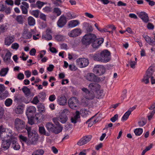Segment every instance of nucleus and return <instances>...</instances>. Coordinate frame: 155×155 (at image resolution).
Instances as JSON below:
<instances>
[{
    "label": "nucleus",
    "mask_w": 155,
    "mask_h": 155,
    "mask_svg": "<svg viewBox=\"0 0 155 155\" xmlns=\"http://www.w3.org/2000/svg\"><path fill=\"white\" fill-rule=\"evenodd\" d=\"M38 131L39 133L41 134H43L47 136H49L50 135V133L49 132H47L43 126L39 127Z\"/></svg>",
    "instance_id": "cd10ccee"
},
{
    "label": "nucleus",
    "mask_w": 155,
    "mask_h": 155,
    "mask_svg": "<svg viewBox=\"0 0 155 155\" xmlns=\"http://www.w3.org/2000/svg\"><path fill=\"white\" fill-rule=\"evenodd\" d=\"M36 4L37 5V7L38 8L41 9L44 5L45 4V3L43 2L38 1L36 2Z\"/></svg>",
    "instance_id": "603ef678"
},
{
    "label": "nucleus",
    "mask_w": 155,
    "mask_h": 155,
    "mask_svg": "<svg viewBox=\"0 0 155 155\" xmlns=\"http://www.w3.org/2000/svg\"><path fill=\"white\" fill-rule=\"evenodd\" d=\"M44 12L48 13L51 12L52 8L51 7L46 6L43 9Z\"/></svg>",
    "instance_id": "5fc2aeb1"
},
{
    "label": "nucleus",
    "mask_w": 155,
    "mask_h": 155,
    "mask_svg": "<svg viewBox=\"0 0 155 155\" xmlns=\"http://www.w3.org/2000/svg\"><path fill=\"white\" fill-rule=\"evenodd\" d=\"M38 108L40 112H44L45 111V108L44 106L41 105L38 107Z\"/></svg>",
    "instance_id": "4d7b16f0"
},
{
    "label": "nucleus",
    "mask_w": 155,
    "mask_h": 155,
    "mask_svg": "<svg viewBox=\"0 0 155 155\" xmlns=\"http://www.w3.org/2000/svg\"><path fill=\"white\" fill-rule=\"evenodd\" d=\"M6 139L5 140H2L1 147L2 150H6L8 149L11 142V141L10 140L11 139L9 137H8V139Z\"/></svg>",
    "instance_id": "9d476101"
},
{
    "label": "nucleus",
    "mask_w": 155,
    "mask_h": 155,
    "mask_svg": "<svg viewBox=\"0 0 155 155\" xmlns=\"http://www.w3.org/2000/svg\"><path fill=\"white\" fill-rule=\"evenodd\" d=\"M58 104L61 105H64L67 103V99L65 97H59L58 100Z\"/></svg>",
    "instance_id": "c756f323"
},
{
    "label": "nucleus",
    "mask_w": 155,
    "mask_h": 155,
    "mask_svg": "<svg viewBox=\"0 0 155 155\" xmlns=\"http://www.w3.org/2000/svg\"><path fill=\"white\" fill-rule=\"evenodd\" d=\"M130 112L129 111H127L122 117L121 118V120H126L128 118L130 114Z\"/></svg>",
    "instance_id": "c03bdc74"
},
{
    "label": "nucleus",
    "mask_w": 155,
    "mask_h": 155,
    "mask_svg": "<svg viewBox=\"0 0 155 155\" xmlns=\"http://www.w3.org/2000/svg\"><path fill=\"white\" fill-rule=\"evenodd\" d=\"M8 92L7 91H5L4 93L1 92L0 93V100H3L8 97Z\"/></svg>",
    "instance_id": "ea45409f"
},
{
    "label": "nucleus",
    "mask_w": 155,
    "mask_h": 155,
    "mask_svg": "<svg viewBox=\"0 0 155 155\" xmlns=\"http://www.w3.org/2000/svg\"><path fill=\"white\" fill-rule=\"evenodd\" d=\"M14 41V36H8L5 39V45L9 46Z\"/></svg>",
    "instance_id": "b1692460"
},
{
    "label": "nucleus",
    "mask_w": 155,
    "mask_h": 155,
    "mask_svg": "<svg viewBox=\"0 0 155 155\" xmlns=\"http://www.w3.org/2000/svg\"><path fill=\"white\" fill-rule=\"evenodd\" d=\"M83 26L86 29L87 32H91L93 30L92 26L90 25L88 23L84 22L83 24Z\"/></svg>",
    "instance_id": "2f4dec72"
},
{
    "label": "nucleus",
    "mask_w": 155,
    "mask_h": 155,
    "mask_svg": "<svg viewBox=\"0 0 155 155\" xmlns=\"http://www.w3.org/2000/svg\"><path fill=\"white\" fill-rule=\"evenodd\" d=\"M19 137L20 141L22 143L23 142H25L26 143L27 140V138L23 136L22 135H19Z\"/></svg>",
    "instance_id": "a18cd8bd"
},
{
    "label": "nucleus",
    "mask_w": 155,
    "mask_h": 155,
    "mask_svg": "<svg viewBox=\"0 0 155 155\" xmlns=\"http://www.w3.org/2000/svg\"><path fill=\"white\" fill-rule=\"evenodd\" d=\"M12 100L10 98L7 99L5 101V104L7 107L10 106L12 103Z\"/></svg>",
    "instance_id": "37998d69"
},
{
    "label": "nucleus",
    "mask_w": 155,
    "mask_h": 155,
    "mask_svg": "<svg viewBox=\"0 0 155 155\" xmlns=\"http://www.w3.org/2000/svg\"><path fill=\"white\" fill-rule=\"evenodd\" d=\"M44 153V151L42 149H39L35 151L32 155H43Z\"/></svg>",
    "instance_id": "e433bc0d"
},
{
    "label": "nucleus",
    "mask_w": 155,
    "mask_h": 155,
    "mask_svg": "<svg viewBox=\"0 0 155 155\" xmlns=\"http://www.w3.org/2000/svg\"><path fill=\"white\" fill-rule=\"evenodd\" d=\"M129 64L131 68L134 69L135 68V65L137 64V62L130 60L129 61Z\"/></svg>",
    "instance_id": "bf43d9fd"
},
{
    "label": "nucleus",
    "mask_w": 155,
    "mask_h": 155,
    "mask_svg": "<svg viewBox=\"0 0 155 155\" xmlns=\"http://www.w3.org/2000/svg\"><path fill=\"white\" fill-rule=\"evenodd\" d=\"M19 45L18 44L16 43H15L12 45L11 48L15 49H17L19 47Z\"/></svg>",
    "instance_id": "774afa93"
},
{
    "label": "nucleus",
    "mask_w": 155,
    "mask_h": 155,
    "mask_svg": "<svg viewBox=\"0 0 155 155\" xmlns=\"http://www.w3.org/2000/svg\"><path fill=\"white\" fill-rule=\"evenodd\" d=\"M36 110L35 107L33 106H30L28 107L26 112L27 117L33 116V114L35 112Z\"/></svg>",
    "instance_id": "f8f14e48"
},
{
    "label": "nucleus",
    "mask_w": 155,
    "mask_h": 155,
    "mask_svg": "<svg viewBox=\"0 0 155 155\" xmlns=\"http://www.w3.org/2000/svg\"><path fill=\"white\" fill-rule=\"evenodd\" d=\"M87 80L91 82H94L96 83L99 82L101 80L100 78L97 77L94 74L88 73L85 76Z\"/></svg>",
    "instance_id": "6e6552de"
},
{
    "label": "nucleus",
    "mask_w": 155,
    "mask_h": 155,
    "mask_svg": "<svg viewBox=\"0 0 155 155\" xmlns=\"http://www.w3.org/2000/svg\"><path fill=\"white\" fill-rule=\"evenodd\" d=\"M53 12L57 14V16L60 15L61 14V11L60 9L58 8H55L54 9Z\"/></svg>",
    "instance_id": "864d4df0"
},
{
    "label": "nucleus",
    "mask_w": 155,
    "mask_h": 155,
    "mask_svg": "<svg viewBox=\"0 0 155 155\" xmlns=\"http://www.w3.org/2000/svg\"><path fill=\"white\" fill-rule=\"evenodd\" d=\"M45 96L46 94L45 93L43 92L40 93L38 95V97L39 98H41L42 99L45 98Z\"/></svg>",
    "instance_id": "680f3d73"
},
{
    "label": "nucleus",
    "mask_w": 155,
    "mask_h": 155,
    "mask_svg": "<svg viewBox=\"0 0 155 155\" xmlns=\"http://www.w3.org/2000/svg\"><path fill=\"white\" fill-rule=\"evenodd\" d=\"M17 78L20 80H21L24 78V75L23 73H20L18 75Z\"/></svg>",
    "instance_id": "69168bd1"
},
{
    "label": "nucleus",
    "mask_w": 155,
    "mask_h": 155,
    "mask_svg": "<svg viewBox=\"0 0 155 155\" xmlns=\"http://www.w3.org/2000/svg\"><path fill=\"white\" fill-rule=\"evenodd\" d=\"M6 128L3 127L2 126H0V137L4 139L5 138H10L13 135V132L12 130H10L8 134V132L6 131Z\"/></svg>",
    "instance_id": "7ed1b4c3"
},
{
    "label": "nucleus",
    "mask_w": 155,
    "mask_h": 155,
    "mask_svg": "<svg viewBox=\"0 0 155 155\" xmlns=\"http://www.w3.org/2000/svg\"><path fill=\"white\" fill-rule=\"evenodd\" d=\"M12 54L9 51H8L5 54L4 58V60L6 62H9L10 61Z\"/></svg>",
    "instance_id": "f704fd0d"
},
{
    "label": "nucleus",
    "mask_w": 155,
    "mask_h": 155,
    "mask_svg": "<svg viewBox=\"0 0 155 155\" xmlns=\"http://www.w3.org/2000/svg\"><path fill=\"white\" fill-rule=\"evenodd\" d=\"M139 17L145 23H147L149 21L148 14L145 12H142L137 13Z\"/></svg>",
    "instance_id": "f3484780"
},
{
    "label": "nucleus",
    "mask_w": 155,
    "mask_h": 155,
    "mask_svg": "<svg viewBox=\"0 0 155 155\" xmlns=\"http://www.w3.org/2000/svg\"><path fill=\"white\" fill-rule=\"evenodd\" d=\"M55 39L58 41L63 40L64 39V36L61 35H57L55 37Z\"/></svg>",
    "instance_id": "6e6d98bb"
},
{
    "label": "nucleus",
    "mask_w": 155,
    "mask_h": 155,
    "mask_svg": "<svg viewBox=\"0 0 155 155\" xmlns=\"http://www.w3.org/2000/svg\"><path fill=\"white\" fill-rule=\"evenodd\" d=\"M22 35L23 38L28 39L31 38L32 34L31 32L28 31L27 30H25L23 31Z\"/></svg>",
    "instance_id": "a878e982"
},
{
    "label": "nucleus",
    "mask_w": 155,
    "mask_h": 155,
    "mask_svg": "<svg viewBox=\"0 0 155 155\" xmlns=\"http://www.w3.org/2000/svg\"><path fill=\"white\" fill-rule=\"evenodd\" d=\"M104 39L103 38L99 39H96L93 42H92V46L94 48H97L103 42Z\"/></svg>",
    "instance_id": "aec40b11"
},
{
    "label": "nucleus",
    "mask_w": 155,
    "mask_h": 155,
    "mask_svg": "<svg viewBox=\"0 0 155 155\" xmlns=\"http://www.w3.org/2000/svg\"><path fill=\"white\" fill-rule=\"evenodd\" d=\"M33 116L31 117H28V123L31 125H32L34 124V122L33 120Z\"/></svg>",
    "instance_id": "13d9d810"
},
{
    "label": "nucleus",
    "mask_w": 155,
    "mask_h": 155,
    "mask_svg": "<svg viewBox=\"0 0 155 155\" xmlns=\"http://www.w3.org/2000/svg\"><path fill=\"white\" fill-rule=\"evenodd\" d=\"M11 141V142L12 143V147L15 150H18L20 149V145L17 143H16L17 139L13 135L10 138Z\"/></svg>",
    "instance_id": "412c9836"
},
{
    "label": "nucleus",
    "mask_w": 155,
    "mask_h": 155,
    "mask_svg": "<svg viewBox=\"0 0 155 155\" xmlns=\"http://www.w3.org/2000/svg\"><path fill=\"white\" fill-rule=\"evenodd\" d=\"M56 98V97L54 94L51 95L49 98V100L51 102H52L54 101Z\"/></svg>",
    "instance_id": "0e129e2a"
},
{
    "label": "nucleus",
    "mask_w": 155,
    "mask_h": 155,
    "mask_svg": "<svg viewBox=\"0 0 155 155\" xmlns=\"http://www.w3.org/2000/svg\"><path fill=\"white\" fill-rule=\"evenodd\" d=\"M0 11L1 12H5V13L8 15L11 13V8L10 7L4 4H0Z\"/></svg>",
    "instance_id": "ddd939ff"
},
{
    "label": "nucleus",
    "mask_w": 155,
    "mask_h": 155,
    "mask_svg": "<svg viewBox=\"0 0 155 155\" xmlns=\"http://www.w3.org/2000/svg\"><path fill=\"white\" fill-rule=\"evenodd\" d=\"M15 112L17 114H21L23 112V107L21 106L18 105L15 109Z\"/></svg>",
    "instance_id": "58836bf2"
},
{
    "label": "nucleus",
    "mask_w": 155,
    "mask_h": 155,
    "mask_svg": "<svg viewBox=\"0 0 155 155\" xmlns=\"http://www.w3.org/2000/svg\"><path fill=\"white\" fill-rule=\"evenodd\" d=\"M17 22L20 24H23V18L22 16L21 15L17 16L15 18Z\"/></svg>",
    "instance_id": "4c0bfd02"
},
{
    "label": "nucleus",
    "mask_w": 155,
    "mask_h": 155,
    "mask_svg": "<svg viewBox=\"0 0 155 155\" xmlns=\"http://www.w3.org/2000/svg\"><path fill=\"white\" fill-rule=\"evenodd\" d=\"M8 70V68H4L0 72V75L2 76H4L7 74Z\"/></svg>",
    "instance_id": "de8ad7c7"
},
{
    "label": "nucleus",
    "mask_w": 155,
    "mask_h": 155,
    "mask_svg": "<svg viewBox=\"0 0 155 155\" xmlns=\"http://www.w3.org/2000/svg\"><path fill=\"white\" fill-rule=\"evenodd\" d=\"M97 38L96 36L94 34L88 33L86 34L82 39L83 44L86 46L90 45Z\"/></svg>",
    "instance_id": "f257e3e1"
},
{
    "label": "nucleus",
    "mask_w": 155,
    "mask_h": 155,
    "mask_svg": "<svg viewBox=\"0 0 155 155\" xmlns=\"http://www.w3.org/2000/svg\"><path fill=\"white\" fill-rule=\"evenodd\" d=\"M21 90L26 96L28 97L30 95V90L27 87L24 86Z\"/></svg>",
    "instance_id": "473e14b6"
},
{
    "label": "nucleus",
    "mask_w": 155,
    "mask_h": 155,
    "mask_svg": "<svg viewBox=\"0 0 155 155\" xmlns=\"http://www.w3.org/2000/svg\"><path fill=\"white\" fill-rule=\"evenodd\" d=\"M134 132L136 136H140L143 132V130L142 128H138L136 129Z\"/></svg>",
    "instance_id": "a19ab883"
},
{
    "label": "nucleus",
    "mask_w": 155,
    "mask_h": 155,
    "mask_svg": "<svg viewBox=\"0 0 155 155\" xmlns=\"http://www.w3.org/2000/svg\"><path fill=\"white\" fill-rule=\"evenodd\" d=\"M102 62H106L109 61L110 59V52L107 50H105L102 51Z\"/></svg>",
    "instance_id": "9b49d317"
},
{
    "label": "nucleus",
    "mask_w": 155,
    "mask_h": 155,
    "mask_svg": "<svg viewBox=\"0 0 155 155\" xmlns=\"http://www.w3.org/2000/svg\"><path fill=\"white\" fill-rule=\"evenodd\" d=\"M118 117L117 114H115L114 117L110 118V120L112 122L114 123L118 119Z\"/></svg>",
    "instance_id": "052dcab7"
},
{
    "label": "nucleus",
    "mask_w": 155,
    "mask_h": 155,
    "mask_svg": "<svg viewBox=\"0 0 155 155\" xmlns=\"http://www.w3.org/2000/svg\"><path fill=\"white\" fill-rule=\"evenodd\" d=\"M57 126H54L52 133H55L56 134H58L61 132L63 129V127L60 125L58 122L55 123Z\"/></svg>",
    "instance_id": "5701e85b"
},
{
    "label": "nucleus",
    "mask_w": 155,
    "mask_h": 155,
    "mask_svg": "<svg viewBox=\"0 0 155 155\" xmlns=\"http://www.w3.org/2000/svg\"><path fill=\"white\" fill-rule=\"evenodd\" d=\"M92 136L91 135L84 136L77 143V145L82 146L89 142L91 139Z\"/></svg>",
    "instance_id": "1a4fd4ad"
},
{
    "label": "nucleus",
    "mask_w": 155,
    "mask_h": 155,
    "mask_svg": "<svg viewBox=\"0 0 155 155\" xmlns=\"http://www.w3.org/2000/svg\"><path fill=\"white\" fill-rule=\"evenodd\" d=\"M46 53V51L45 50L41 51L39 54V55L37 56L38 60H40L41 58H42L44 56L45 54Z\"/></svg>",
    "instance_id": "8fccbe9b"
},
{
    "label": "nucleus",
    "mask_w": 155,
    "mask_h": 155,
    "mask_svg": "<svg viewBox=\"0 0 155 155\" xmlns=\"http://www.w3.org/2000/svg\"><path fill=\"white\" fill-rule=\"evenodd\" d=\"M66 17L64 15L61 16L57 22V25L60 28L63 27L66 23Z\"/></svg>",
    "instance_id": "a211bd4d"
},
{
    "label": "nucleus",
    "mask_w": 155,
    "mask_h": 155,
    "mask_svg": "<svg viewBox=\"0 0 155 155\" xmlns=\"http://www.w3.org/2000/svg\"><path fill=\"white\" fill-rule=\"evenodd\" d=\"M153 71L152 68L150 66L146 71L145 75L142 79V81L145 84H147L149 83V79L152 76Z\"/></svg>",
    "instance_id": "39448f33"
},
{
    "label": "nucleus",
    "mask_w": 155,
    "mask_h": 155,
    "mask_svg": "<svg viewBox=\"0 0 155 155\" xmlns=\"http://www.w3.org/2000/svg\"><path fill=\"white\" fill-rule=\"evenodd\" d=\"M81 33V31L79 28H76L68 33V35L72 37H76L79 35Z\"/></svg>",
    "instance_id": "2eb2a0df"
},
{
    "label": "nucleus",
    "mask_w": 155,
    "mask_h": 155,
    "mask_svg": "<svg viewBox=\"0 0 155 155\" xmlns=\"http://www.w3.org/2000/svg\"><path fill=\"white\" fill-rule=\"evenodd\" d=\"M77 64L81 68H85L89 64V60L85 58H80L76 60Z\"/></svg>",
    "instance_id": "0eeeda50"
},
{
    "label": "nucleus",
    "mask_w": 155,
    "mask_h": 155,
    "mask_svg": "<svg viewBox=\"0 0 155 155\" xmlns=\"http://www.w3.org/2000/svg\"><path fill=\"white\" fill-rule=\"evenodd\" d=\"M68 120V117L66 115L61 114L57 118H54L53 120L54 122L56 123L57 120L62 124L65 123Z\"/></svg>",
    "instance_id": "4468645a"
},
{
    "label": "nucleus",
    "mask_w": 155,
    "mask_h": 155,
    "mask_svg": "<svg viewBox=\"0 0 155 155\" xmlns=\"http://www.w3.org/2000/svg\"><path fill=\"white\" fill-rule=\"evenodd\" d=\"M5 3L8 5L12 6L14 4L13 1L12 0H6Z\"/></svg>",
    "instance_id": "338daca9"
},
{
    "label": "nucleus",
    "mask_w": 155,
    "mask_h": 155,
    "mask_svg": "<svg viewBox=\"0 0 155 155\" xmlns=\"http://www.w3.org/2000/svg\"><path fill=\"white\" fill-rule=\"evenodd\" d=\"M39 13V10H33L31 12V14L35 18H38V17Z\"/></svg>",
    "instance_id": "09e8293b"
},
{
    "label": "nucleus",
    "mask_w": 155,
    "mask_h": 155,
    "mask_svg": "<svg viewBox=\"0 0 155 155\" xmlns=\"http://www.w3.org/2000/svg\"><path fill=\"white\" fill-rule=\"evenodd\" d=\"M14 123L15 127L18 130H20L25 127V123L18 118L15 119Z\"/></svg>",
    "instance_id": "423d86ee"
},
{
    "label": "nucleus",
    "mask_w": 155,
    "mask_h": 155,
    "mask_svg": "<svg viewBox=\"0 0 155 155\" xmlns=\"http://www.w3.org/2000/svg\"><path fill=\"white\" fill-rule=\"evenodd\" d=\"M38 96H36L34 97L32 102L35 104H36L39 102V100L38 99Z\"/></svg>",
    "instance_id": "e2e57ef3"
},
{
    "label": "nucleus",
    "mask_w": 155,
    "mask_h": 155,
    "mask_svg": "<svg viewBox=\"0 0 155 155\" xmlns=\"http://www.w3.org/2000/svg\"><path fill=\"white\" fill-rule=\"evenodd\" d=\"M28 24L30 26H34L35 23V19L31 16H29L28 19Z\"/></svg>",
    "instance_id": "c9c22d12"
},
{
    "label": "nucleus",
    "mask_w": 155,
    "mask_h": 155,
    "mask_svg": "<svg viewBox=\"0 0 155 155\" xmlns=\"http://www.w3.org/2000/svg\"><path fill=\"white\" fill-rule=\"evenodd\" d=\"M54 126V125L51 122L47 123L45 125V127L48 131V132L50 133L52 132Z\"/></svg>",
    "instance_id": "7c9ffc66"
},
{
    "label": "nucleus",
    "mask_w": 155,
    "mask_h": 155,
    "mask_svg": "<svg viewBox=\"0 0 155 155\" xmlns=\"http://www.w3.org/2000/svg\"><path fill=\"white\" fill-rule=\"evenodd\" d=\"M88 87L90 90L95 91L97 90L99 88L100 85L96 83H91L89 84Z\"/></svg>",
    "instance_id": "393cba45"
},
{
    "label": "nucleus",
    "mask_w": 155,
    "mask_h": 155,
    "mask_svg": "<svg viewBox=\"0 0 155 155\" xmlns=\"http://www.w3.org/2000/svg\"><path fill=\"white\" fill-rule=\"evenodd\" d=\"M25 98L24 97H20L18 96H14V101L15 102L21 103V102H24Z\"/></svg>",
    "instance_id": "79ce46f5"
},
{
    "label": "nucleus",
    "mask_w": 155,
    "mask_h": 155,
    "mask_svg": "<svg viewBox=\"0 0 155 155\" xmlns=\"http://www.w3.org/2000/svg\"><path fill=\"white\" fill-rule=\"evenodd\" d=\"M20 8H21L22 13L24 14H27L28 13V9L29 8H27L22 5L20 6Z\"/></svg>",
    "instance_id": "3c124183"
},
{
    "label": "nucleus",
    "mask_w": 155,
    "mask_h": 155,
    "mask_svg": "<svg viewBox=\"0 0 155 155\" xmlns=\"http://www.w3.org/2000/svg\"><path fill=\"white\" fill-rule=\"evenodd\" d=\"M94 94L93 91H89L87 94H85V98L88 100L93 99L94 97Z\"/></svg>",
    "instance_id": "72a5a7b5"
},
{
    "label": "nucleus",
    "mask_w": 155,
    "mask_h": 155,
    "mask_svg": "<svg viewBox=\"0 0 155 155\" xmlns=\"http://www.w3.org/2000/svg\"><path fill=\"white\" fill-rule=\"evenodd\" d=\"M79 101L76 97H71L68 100V106L71 109L73 110L78 109L79 108Z\"/></svg>",
    "instance_id": "f03ea898"
},
{
    "label": "nucleus",
    "mask_w": 155,
    "mask_h": 155,
    "mask_svg": "<svg viewBox=\"0 0 155 155\" xmlns=\"http://www.w3.org/2000/svg\"><path fill=\"white\" fill-rule=\"evenodd\" d=\"M38 139L37 136L33 137H28V139H27L26 144L28 146L35 145L37 143Z\"/></svg>",
    "instance_id": "4be33fe9"
},
{
    "label": "nucleus",
    "mask_w": 155,
    "mask_h": 155,
    "mask_svg": "<svg viewBox=\"0 0 155 155\" xmlns=\"http://www.w3.org/2000/svg\"><path fill=\"white\" fill-rule=\"evenodd\" d=\"M93 71L97 75L101 76L105 73V69L103 65H97L94 67Z\"/></svg>",
    "instance_id": "20e7f679"
},
{
    "label": "nucleus",
    "mask_w": 155,
    "mask_h": 155,
    "mask_svg": "<svg viewBox=\"0 0 155 155\" xmlns=\"http://www.w3.org/2000/svg\"><path fill=\"white\" fill-rule=\"evenodd\" d=\"M148 108L150 110H152L150 112V115L147 116L148 120H150L155 114V102L152 104Z\"/></svg>",
    "instance_id": "6ab92c4d"
},
{
    "label": "nucleus",
    "mask_w": 155,
    "mask_h": 155,
    "mask_svg": "<svg viewBox=\"0 0 155 155\" xmlns=\"http://www.w3.org/2000/svg\"><path fill=\"white\" fill-rule=\"evenodd\" d=\"M8 28V25L7 24H5L2 25L0 27V29L2 32H4L5 30Z\"/></svg>",
    "instance_id": "49530a36"
},
{
    "label": "nucleus",
    "mask_w": 155,
    "mask_h": 155,
    "mask_svg": "<svg viewBox=\"0 0 155 155\" xmlns=\"http://www.w3.org/2000/svg\"><path fill=\"white\" fill-rule=\"evenodd\" d=\"M79 24L80 22L78 20H71L68 23V26L69 28L74 27L78 25Z\"/></svg>",
    "instance_id": "c85d7f7f"
},
{
    "label": "nucleus",
    "mask_w": 155,
    "mask_h": 155,
    "mask_svg": "<svg viewBox=\"0 0 155 155\" xmlns=\"http://www.w3.org/2000/svg\"><path fill=\"white\" fill-rule=\"evenodd\" d=\"M80 113L79 111L76 110L73 116L71 117V121L72 123L74 124H76L78 121V120L80 118Z\"/></svg>",
    "instance_id": "dca6fc26"
},
{
    "label": "nucleus",
    "mask_w": 155,
    "mask_h": 155,
    "mask_svg": "<svg viewBox=\"0 0 155 155\" xmlns=\"http://www.w3.org/2000/svg\"><path fill=\"white\" fill-rule=\"evenodd\" d=\"M102 52L100 53L95 54L93 56V58L95 61L102 62Z\"/></svg>",
    "instance_id": "bb28decb"
}]
</instances>
